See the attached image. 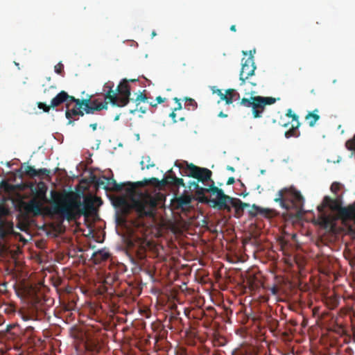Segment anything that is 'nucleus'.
Here are the masks:
<instances>
[{
    "instance_id": "f257e3e1",
    "label": "nucleus",
    "mask_w": 355,
    "mask_h": 355,
    "mask_svg": "<svg viewBox=\"0 0 355 355\" xmlns=\"http://www.w3.org/2000/svg\"><path fill=\"white\" fill-rule=\"evenodd\" d=\"M51 207L55 214L62 216L67 220L75 218L77 214H85L86 209L93 208L94 203L91 199H85L83 209L80 199L72 192H59L54 190L51 191Z\"/></svg>"
},
{
    "instance_id": "f03ea898",
    "label": "nucleus",
    "mask_w": 355,
    "mask_h": 355,
    "mask_svg": "<svg viewBox=\"0 0 355 355\" xmlns=\"http://www.w3.org/2000/svg\"><path fill=\"white\" fill-rule=\"evenodd\" d=\"M65 116L69 119V123H73L75 116L84 115L86 114H94L95 111H101L107 110L106 102H99L98 99L92 100V96L87 98L79 99L72 96L70 103L66 105Z\"/></svg>"
},
{
    "instance_id": "7ed1b4c3",
    "label": "nucleus",
    "mask_w": 355,
    "mask_h": 355,
    "mask_svg": "<svg viewBox=\"0 0 355 355\" xmlns=\"http://www.w3.org/2000/svg\"><path fill=\"white\" fill-rule=\"evenodd\" d=\"M274 200L279 203L283 209L293 211L291 214L292 217L300 218L302 216L304 199L300 192L295 188H284L279 190Z\"/></svg>"
},
{
    "instance_id": "20e7f679",
    "label": "nucleus",
    "mask_w": 355,
    "mask_h": 355,
    "mask_svg": "<svg viewBox=\"0 0 355 355\" xmlns=\"http://www.w3.org/2000/svg\"><path fill=\"white\" fill-rule=\"evenodd\" d=\"M52 301V299L46 297L40 291L34 292L31 296L30 310L28 313L22 314L23 320L25 321L42 320Z\"/></svg>"
},
{
    "instance_id": "39448f33",
    "label": "nucleus",
    "mask_w": 355,
    "mask_h": 355,
    "mask_svg": "<svg viewBox=\"0 0 355 355\" xmlns=\"http://www.w3.org/2000/svg\"><path fill=\"white\" fill-rule=\"evenodd\" d=\"M213 191L216 192V199L211 200L212 207H216L219 210H226L231 211L230 204L235 209V216L240 218L243 216L245 208L249 207L250 204L242 202L239 198L230 197L224 193L223 191L219 188H214Z\"/></svg>"
},
{
    "instance_id": "423d86ee",
    "label": "nucleus",
    "mask_w": 355,
    "mask_h": 355,
    "mask_svg": "<svg viewBox=\"0 0 355 355\" xmlns=\"http://www.w3.org/2000/svg\"><path fill=\"white\" fill-rule=\"evenodd\" d=\"M157 195L140 192L131 199L132 207L137 211L139 217L153 216L157 205Z\"/></svg>"
},
{
    "instance_id": "0eeeda50",
    "label": "nucleus",
    "mask_w": 355,
    "mask_h": 355,
    "mask_svg": "<svg viewBox=\"0 0 355 355\" xmlns=\"http://www.w3.org/2000/svg\"><path fill=\"white\" fill-rule=\"evenodd\" d=\"M276 102L273 97H263L261 96H251L249 98H243L239 104L245 107H252L254 118H261L266 105H272Z\"/></svg>"
},
{
    "instance_id": "6e6552de",
    "label": "nucleus",
    "mask_w": 355,
    "mask_h": 355,
    "mask_svg": "<svg viewBox=\"0 0 355 355\" xmlns=\"http://www.w3.org/2000/svg\"><path fill=\"white\" fill-rule=\"evenodd\" d=\"M184 164H186L184 173H187V176L197 179L198 182L202 183L207 181L212 182V172L209 169L196 166L192 163L189 164L187 162H184Z\"/></svg>"
},
{
    "instance_id": "1a4fd4ad",
    "label": "nucleus",
    "mask_w": 355,
    "mask_h": 355,
    "mask_svg": "<svg viewBox=\"0 0 355 355\" xmlns=\"http://www.w3.org/2000/svg\"><path fill=\"white\" fill-rule=\"evenodd\" d=\"M343 224L347 227L348 232L355 235V203L340 209L338 216Z\"/></svg>"
},
{
    "instance_id": "9d476101",
    "label": "nucleus",
    "mask_w": 355,
    "mask_h": 355,
    "mask_svg": "<svg viewBox=\"0 0 355 355\" xmlns=\"http://www.w3.org/2000/svg\"><path fill=\"white\" fill-rule=\"evenodd\" d=\"M117 93V102L114 106L124 107L130 101V86L126 78L123 79L116 88Z\"/></svg>"
},
{
    "instance_id": "9b49d317",
    "label": "nucleus",
    "mask_w": 355,
    "mask_h": 355,
    "mask_svg": "<svg viewBox=\"0 0 355 355\" xmlns=\"http://www.w3.org/2000/svg\"><path fill=\"white\" fill-rule=\"evenodd\" d=\"M92 181L97 187H102L106 191L114 192L121 191L125 185V184H118L113 177L107 178L105 175L99 178L94 176Z\"/></svg>"
},
{
    "instance_id": "f8f14e48",
    "label": "nucleus",
    "mask_w": 355,
    "mask_h": 355,
    "mask_svg": "<svg viewBox=\"0 0 355 355\" xmlns=\"http://www.w3.org/2000/svg\"><path fill=\"white\" fill-rule=\"evenodd\" d=\"M256 66L254 61V56L250 51V55L245 59H242L241 69L239 75V80L241 81V85H244L245 80L252 76L254 73Z\"/></svg>"
},
{
    "instance_id": "ddd939ff",
    "label": "nucleus",
    "mask_w": 355,
    "mask_h": 355,
    "mask_svg": "<svg viewBox=\"0 0 355 355\" xmlns=\"http://www.w3.org/2000/svg\"><path fill=\"white\" fill-rule=\"evenodd\" d=\"M128 245L136 254L138 259H144L146 256V250L150 247V242L146 239L136 238L130 240Z\"/></svg>"
},
{
    "instance_id": "4468645a",
    "label": "nucleus",
    "mask_w": 355,
    "mask_h": 355,
    "mask_svg": "<svg viewBox=\"0 0 355 355\" xmlns=\"http://www.w3.org/2000/svg\"><path fill=\"white\" fill-rule=\"evenodd\" d=\"M150 182L152 184L161 186V187H165L168 184V175L164 177L162 180H159V179L156 178H152L149 180H145V182L143 183L142 182H128L126 185L128 187L126 188L127 193L130 196H135L136 194V189L139 186H144L147 184L148 182Z\"/></svg>"
},
{
    "instance_id": "2eb2a0df",
    "label": "nucleus",
    "mask_w": 355,
    "mask_h": 355,
    "mask_svg": "<svg viewBox=\"0 0 355 355\" xmlns=\"http://www.w3.org/2000/svg\"><path fill=\"white\" fill-rule=\"evenodd\" d=\"M198 182H198V181L197 182H195V181L189 182L188 187L189 188L190 190H192V189L195 190L196 194L198 196L202 197L200 199L201 202H208L207 198L205 196V193H211L213 195L216 196V192H214L213 191V189L218 188V187L214 185V181H212V184H211L208 188H204V187H200L198 184Z\"/></svg>"
},
{
    "instance_id": "dca6fc26",
    "label": "nucleus",
    "mask_w": 355,
    "mask_h": 355,
    "mask_svg": "<svg viewBox=\"0 0 355 355\" xmlns=\"http://www.w3.org/2000/svg\"><path fill=\"white\" fill-rule=\"evenodd\" d=\"M8 214V210L0 206V236L2 238L14 233L13 223L2 218L1 216Z\"/></svg>"
},
{
    "instance_id": "f3484780",
    "label": "nucleus",
    "mask_w": 355,
    "mask_h": 355,
    "mask_svg": "<svg viewBox=\"0 0 355 355\" xmlns=\"http://www.w3.org/2000/svg\"><path fill=\"white\" fill-rule=\"evenodd\" d=\"M114 84L112 81H107L103 85V90L105 92L104 101L107 103V109L108 103H111L113 106L117 102V93L116 89H114Z\"/></svg>"
},
{
    "instance_id": "a211bd4d",
    "label": "nucleus",
    "mask_w": 355,
    "mask_h": 355,
    "mask_svg": "<svg viewBox=\"0 0 355 355\" xmlns=\"http://www.w3.org/2000/svg\"><path fill=\"white\" fill-rule=\"evenodd\" d=\"M258 214L267 218H271L276 215V211L273 209L259 207L254 204L252 205V209L249 211V215L251 217H255Z\"/></svg>"
},
{
    "instance_id": "6ab92c4d",
    "label": "nucleus",
    "mask_w": 355,
    "mask_h": 355,
    "mask_svg": "<svg viewBox=\"0 0 355 355\" xmlns=\"http://www.w3.org/2000/svg\"><path fill=\"white\" fill-rule=\"evenodd\" d=\"M73 96L69 95L65 91H61L51 101V106L54 108L65 103H70Z\"/></svg>"
},
{
    "instance_id": "aec40b11",
    "label": "nucleus",
    "mask_w": 355,
    "mask_h": 355,
    "mask_svg": "<svg viewBox=\"0 0 355 355\" xmlns=\"http://www.w3.org/2000/svg\"><path fill=\"white\" fill-rule=\"evenodd\" d=\"M323 202L324 203V206H327L331 210L336 211L338 216L340 214V209L343 208L338 200L332 199L329 196H325L323 199Z\"/></svg>"
},
{
    "instance_id": "412c9836",
    "label": "nucleus",
    "mask_w": 355,
    "mask_h": 355,
    "mask_svg": "<svg viewBox=\"0 0 355 355\" xmlns=\"http://www.w3.org/2000/svg\"><path fill=\"white\" fill-rule=\"evenodd\" d=\"M110 257V254L105 250H100L93 253L92 259L95 264H100L107 261Z\"/></svg>"
},
{
    "instance_id": "4be33fe9",
    "label": "nucleus",
    "mask_w": 355,
    "mask_h": 355,
    "mask_svg": "<svg viewBox=\"0 0 355 355\" xmlns=\"http://www.w3.org/2000/svg\"><path fill=\"white\" fill-rule=\"evenodd\" d=\"M47 187L43 182H40L35 189V197L40 201L46 202Z\"/></svg>"
},
{
    "instance_id": "5701e85b",
    "label": "nucleus",
    "mask_w": 355,
    "mask_h": 355,
    "mask_svg": "<svg viewBox=\"0 0 355 355\" xmlns=\"http://www.w3.org/2000/svg\"><path fill=\"white\" fill-rule=\"evenodd\" d=\"M168 184L173 187H185V184L182 178H179L175 176L172 169L169 170L168 175Z\"/></svg>"
},
{
    "instance_id": "b1692460",
    "label": "nucleus",
    "mask_w": 355,
    "mask_h": 355,
    "mask_svg": "<svg viewBox=\"0 0 355 355\" xmlns=\"http://www.w3.org/2000/svg\"><path fill=\"white\" fill-rule=\"evenodd\" d=\"M318 109H315L313 112H309L305 116V120L307 121L310 127H313L317 121L320 119L318 114Z\"/></svg>"
},
{
    "instance_id": "393cba45",
    "label": "nucleus",
    "mask_w": 355,
    "mask_h": 355,
    "mask_svg": "<svg viewBox=\"0 0 355 355\" xmlns=\"http://www.w3.org/2000/svg\"><path fill=\"white\" fill-rule=\"evenodd\" d=\"M26 207L28 211L33 212L35 215L41 214V204L35 198L31 200Z\"/></svg>"
},
{
    "instance_id": "a878e982",
    "label": "nucleus",
    "mask_w": 355,
    "mask_h": 355,
    "mask_svg": "<svg viewBox=\"0 0 355 355\" xmlns=\"http://www.w3.org/2000/svg\"><path fill=\"white\" fill-rule=\"evenodd\" d=\"M191 197L189 195H182L175 198L177 207L178 208H183L184 207L189 206L191 202Z\"/></svg>"
},
{
    "instance_id": "bb28decb",
    "label": "nucleus",
    "mask_w": 355,
    "mask_h": 355,
    "mask_svg": "<svg viewBox=\"0 0 355 355\" xmlns=\"http://www.w3.org/2000/svg\"><path fill=\"white\" fill-rule=\"evenodd\" d=\"M236 90L234 89H228L225 91L224 96H223L222 101H225V103L227 105L232 104L235 98Z\"/></svg>"
},
{
    "instance_id": "cd10ccee",
    "label": "nucleus",
    "mask_w": 355,
    "mask_h": 355,
    "mask_svg": "<svg viewBox=\"0 0 355 355\" xmlns=\"http://www.w3.org/2000/svg\"><path fill=\"white\" fill-rule=\"evenodd\" d=\"M146 91L144 90V92H141L136 98L135 102H136V108L135 110H130V112L133 114L137 111L138 109V107L139 106L141 102H148V98L146 95L144 94Z\"/></svg>"
},
{
    "instance_id": "c85d7f7f",
    "label": "nucleus",
    "mask_w": 355,
    "mask_h": 355,
    "mask_svg": "<svg viewBox=\"0 0 355 355\" xmlns=\"http://www.w3.org/2000/svg\"><path fill=\"white\" fill-rule=\"evenodd\" d=\"M140 164L141 166L142 170L145 168L149 169L150 168L155 166V164L150 163V158L149 156L144 157L140 162Z\"/></svg>"
},
{
    "instance_id": "c756f323",
    "label": "nucleus",
    "mask_w": 355,
    "mask_h": 355,
    "mask_svg": "<svg viewBox=\"0 0 355 355\" xmlns=\"http://www.w3.org/2000/svg\"><path fill=\"white\" fill-rule=\"evenodd\" d=\"M185 106L187 107L188 110L191 109L192 110H194L197 108L198 105L194 99L191 98H185Z\"/></svg>"
},
{
    "instance_id": "7c9ffc66",
    "label": "nucleus",
    "mask_w": 355,
    "mask_h": 355,
    "mask_svg": "<svg viewBox=\"0 0 355 355\" xmlns=\"http://www.w3.org/2000/svg\"><path fill=\"white\" fill-rule=\"evenodd\" d=\"M300 136V132L298 130H296L293 128H291L285 132V137L286 138H290L292 137H297Z\"/></svg>"
},
{
    "instance_id": "2f4dec72",
    "label": "nucleus",
    "mask_w": 355,
    "mask_h": 355,
    "mask_svg": "<svg viewBox=\"0 0 355 355\" xmlns=\"http://www.w3.org/2000/svg\"><path fill=\"white\" fill-rule=\"evenodd\" d=\"M36 172L37 170L31 166H27L25 168V173L31 178L36 177Z\"/></svg>"
},
{
    "instance_id": "473e14b6",
    "label": "nucleus",
    "mask_w": 355,
    "mask_h": 355,
    "mask_svg": "<svg viewBox=\"0 0 355 355\" xmlns=\"http://www.w3.org/2000/svg\"><path fill=\"white\" fill-rule=\"evenodd\" d=\"M345 146L348 150L355 151V135L353 139L347 141Z\"/></svg>"
},
{
    "instance_id": "72a5a7b5",
    "label": "nucleus",
    "mask_w": 355,
    "mask_h": 355,
    "mask_svg": "<svg viewBox=\"0 0 355 355\" xmlns=\"http://www.w3.org/2000/svg\"><path fill=\"white\" fill-rule=\"evenodd\" d=\"M211 90L213 94H216L220 96V101H218V103H219L222 101L223 96H224L225 93H223L222 90L216 88V86H212L211 87Z\"/></svg>"
},
{
    "instance_id": "f704fd0d",
    "label": "nucleus",
    "mask_w": 355,
    "mask_h": 355,
    "mask_svg": "<svg viewBox=\"0 0 355 355\" xmlns=\"http://www.w3.org/2000/svg\"><path fill=\"white\" fill-rule=\"evenodd\" d=\"M37 107L39 109L43 110L45 112H49L50 111V109L52 107L51 106V104L49 105H47L44 103L39 102L37 103Z\"/></svg>"
},
{
    "instance_id": "c9c22d12",
    "label": "nucleus",
    "mask_w": 355,
    "mask_h": 355,
    "mask_svg": "<svg viewBox=\"0 0 355 355\" xmlns=\"http://www.w3.org/2000/svg\"><path fill=\"white\" fill-rule=\"evenodd\" d=\"M50 174V171L46 168H40L39 170H37L36 172V177H41L43 175L49 176Z\"/></svg>"
},
{
    "instance_id": "e433bc0d",
    "label": "nucleus",
    "mask_w": 355,
    "mask_h": 355,
    "mask_svg": "<svg viewBox=\"0 0 355 355\" xmlns=\"http://www.w3.org/2000/svg\"><path fill=\"white\" fill-rule=\"evenodd\" d=\"M330 189L333 193H337L340 189V184L338 182H333Z\"/></svg>"
},
{
    "instance_id": "4c0bfd02",
    "label": "nucleus",
    "mask_w": 355,
    "mask_h": 355,
    "mask_svg": "<svg viewBox=\"0 0 355 355\" xmlns=\"http://www.w3.org/2000/svg\"><path fill=\"white\" fill-rule=\"evenodd\" d=\"M54 69L55 73L62 74L64 71V65L61 62H59L55 66Z\"/></svg>"
},
{
    "instance_id": "58836bf2",
    "label": "nucleus",
    "mask_w": 355,
    "mask_h": 355,
    "mask_svg": "<svg viewBox=\"0 0 355 355\" xmlns=\"http://www.w3.org/2000/svg\"><path fill=\"white\" fill-rule=\"evenodd\" d=\"M286 116L292 118L293 120L298 119V116L296 114L293 113L291 109H288L287 110Z\"/></svg>"
},
{
    "instance_id": "ea45409f",
    "label": "nucleus",
    "mask_w": 355,
    "mask_h": 355,
    "mask_svg": "<svg viewBox=\"0 0 355 355\" xmlns=\"http://www.w3.org/2000/svg\"><path fill=\"white\" fill-rule=\"evenodd\" d=\"M173 100L178 103L177 107H175L173 110L176 112L178 110H182V107L181 103L180 102V99L178 98L177 97H175V98H174Z\"/></svg>"
},
{
    "instance_id": "a19ab883",
    "label": "nucleus",
    "mask_w": 355,
    "mask_h": 355,
    "mask_svg": "<svg viewBox=\"0 0 355 355\" xmlns=\"http://www.w3.org/2000/svg\"><path fill=\"white\" fill-rule=\"evenodd\" d=\"M300 125V123L298 119L293 120V123L291 125L292 128H293L296 130H298Z\"/></svg>"
},
{
    "instance_id": "79ce46f5",
    "label": "nucleus",
    "mask_w": 355,
    "mask_h": 355,
    "mask_svg": "<svg viewBox=\"0 0 355 355\" xmlns=\"http://www.w3.org/2000/svg\"><path fill=\"white\" fill-rule=\"evenodd\" d=\"M270 291L272 295H276L279 293V288L275 285L270 288Z\"/></svg>"
},
{
    "instance_id": "37998d69",
    "label": "nucleus",
    "mask_w": 355,
    "mask_h": 355,
    "mask_svg": "<svg viewBox=\"0 0 355 355\" xmlns=\"http://www.w3.org/2000/svg\"><path fill=\"white\" fill-rule=\"evenodd\" d=\"M169 116L172 119L173 123H176L178 121L176 120V114L175 111H173L170 114Z\"/></svg>"
},
{
    "instance_id": "c03bdc74",
    "label": "nucleus",
    "mask_w": 355,
    "mask_h": 355,
    "mask_svg": "<svg viewBox=\"0 0 355 355\" xmlns=\"http://www.w3.org/2000/svg\"><path fill=\"white\" fill-rule=\"evenodd\" d=\"M234 182H235L234 178L230 177V178H228V180L227 181V184L230 185V184H234Z\"/></svg>"
},
{
    "instance_id": "a18cd8bd",
    "label": "nucleus",
    "mask_w": 355,
    "mask_h": 355,
    "mask_svg": "<svg viewBox=\"0 0 355 355\" xmlns=\"http://www.w3.org/2000/svg\"><path fill=\"white\" fill-rule=\"evenodd\" d=\"M166 98H162L161 96H157L156 98V101H157V103H164L165 101Z\"/></svg>"
},
{
    "instance_id": "49530a36",
    "label": "nucleus",
    "mask_w": 355,
    "mask_h": 355,
    "mask_svg": "<svg viewBox=\"0 0 355 355\" xmlns=\"http://www.w3.org/2000/svg\"><path fill=\"white\" fill-rule=\"evenodd\" d=\"M327 206H324V203L322 202V204L321 205H319L318 207V209L320 212H322L324 209V207H326Z\"/></svg>"
},
{
    "instance_id": "de8ad7c7",
    "label": "nucleus",
    "mask_w": 355,
    "mask_h": 355,
    "mask_svg": "<svg viewBox=\"0 0 355 355\" xmlns=\"http://www.w3.org/2000/svg\"><path fill=\"white\" fill-rule=\"evenodd\" d=\"M90 128H92V129L95 131L97 128V123H91L89 125Z\"/></svg>"
},
{
    "instance_id": "09e8293b",
    "label": "nucleus",
    "mask_w": 355,
    "mask_h": 355,
    "mask_svg": "<svg viewBox=\"0 0 355 355\" xmlns=\"http://www.w3.org/2000/svg\"><path fill=\"white\" fill-rule=\"evenodd\" d=\"M218 116L219 117L225 118L227 116V114H224L223 112H220Z\"/></svg>"
},
{
    "instance_id": "8fccbe9b",
    "label": "nucleus",
    "mask_w": 355,
    "mask_h": 355,
    "mask_svg": "<svg viewBox=\"0 0 355 355\" xmlns=\"http://www.w3.org/2000/svg\"><path fill=\"white\" fill-rule=\"evenodd\" d=\"M137 110H139L141 113H145L146 112V110L144 109V107H142L141 106V107H138V109Z\"/></svg>"
},
{
    "instance_id": "3c124183",
    "label": "nucleus",
    "mask_w": 355,
    "mask_h": 355,
    "mask_svg": "<svg viewBox=\"0 0 355 355\" xmlns=\"http://www.w3.org/2000/svg\"><path fill=\"white\" fill-rule=\"evenodd\" d=\"M127 80H128V84L130 83H137L138 81L137 79H127Z\"/></svg>"
},
{
    "instance_id": "603ef678",
    "label": "nucleus",
    "mask_w": 355,
    "mask_h": 355,
    "mask_svg": "<svg viewBox=\"0 0 355 355\" xmlns=\"http://www.w3.org/2000/svg\"><path fill=\"white\" fill-rule=\"evenodd\" d=\"M149 105H150L151 107H157V103H155V102H150V103H149Z\"/></svg>"
},
{
    "instance_id": "864d4df0",
    "label": "nucleus",
    "mask_w": 355,
    "mask_h": 355,
    "mask_svg": "<svg viewBox=\"0 0 355 355\" xmlns=\"http://www.w3.org/2000/svg\"><path fill=\"white\" fill-rule=\"evenodd\" d=\"M227 169L230 171H232V172H234V171H235L234 168L231 166H227Z\"/></svg>"
},
{
    "instance_id": "5fc2aeb1",
    "label": "nucleus",
    "mask_w": 355,
    "mask_h": 355,
    "mask_svg": "<svg viewBox=\"0 0 355 355\" xmlns=\"http://www.w3.org/2000/svg\"><path fill=\"white\" fill-rule=\"evenodd\" d=\"M230 30H231L232 31L235 32V31H236V26H235V25H232V26H230Z\"/></svg>"
},
{
    "instance_id": "6e6d98bb",
    "label": "nucleus",
    "mask_w": 355,
    "mask_h": 355,
    "mask_svg": "<svg viewBox=\"0 0 355 355\" xmlns=\"http://www.w3.org/2000/svg\"><path fill=\"white\" fill-rule=\"evenodd\" d=\"M236 94L237 95H235L234 101L239 100L240 98V94L236 91Z\"/></svg>"
},
{
    "instance_id": "4d7b16f0",
    "label": "nucleus",
    "mask_w": 355,
    "mask_h": 355,
    "mask_svg": "<svg viewBox=\"0 0 355 355\" xmlns=\"http://www.w3.org/2000/svg\"><path fill=\"white\" fill-rule=\"evenodd\" d=\"M123 211L125 214H128L129 213V207H125Z\"/></svg>"
},
{
    "instance_id": "13d9d810",
    "label": "nucleus",
    "mask_w": 355,
    "mask_h": 355,
    "mask_svg": "<svg viewBox=\"0 0 355 355\" xmlns=\"http://www.w3.org/2000/svg\"><path fill=\"white\" fill-rule=\"evenodd\" d=\"M184 120H185V118L183 116L179 118V121H184Z\"/></svg>"
},
{
    "instance_id": "bf43d9fd",
    "label": "nucleus",
    "mask_w": 355,
    "mask_h": 355,
    "mask_svg": "<svg viewBox=\"0 0 355 355\" xmlns=\"http://www.w3.org/2000/svg\"><path fill=\"white\" fill-rule=\"evenodd\" d=\"M119 115H117V116H116V117L114 118V121H117V120H119Z\"/></svg>"
},
{
    "instance_id": "052dcab7",
    "label": "nucleus",
    "mask_w": 355,
    "mask_h": 355,
    "mask_svg": "<svg viewBox=\"0 0 355 355\" xmlns=\"http://www.w3.org/2000/svg\"><path fill=\"white\" fill-rule=\"evenodd\" d=\"M311 92L312 94H315V92L314 89H312V90L311 91Z\"/></svg>"
},
{
    "instance_id": "680f3d73",
    "label": "nucleus",
    "mask_w": 355,
    "mask_h": 355,
    "mask_svg": "<svg viewBox=\"0 0 355 355\" xmlns=\"http://www.w3.org/2000/svg\"><path fill=\"white\" fill-rule=\"evenodd\" d=\"M175 166H178L180 168H182V166H180V165H178L176 163H175Z\"/></svg>"
}]
</instances>
